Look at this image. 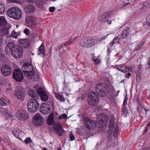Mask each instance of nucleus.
I'll return each mask as SVG.
<instances>
[{"mask_svg":"<svg viewBox=\"0 0 150 150\" xmlns=\"http://www.w3.org/2000/svg\"><path fill=\"white\" fill-rule=\"evenodd\" d=\"M50 106L48 103H43L40 108V110L42 113L46 114L49 113V111L50 110Z\"/></svg>","mask_w":150,"mask_h":150,"instance_id":"obj_16","label":"nucleus"},{"mask_svg":"<svg viewBox=\"0 0 150 150\" xmlns=\"http://www.w3.org/2000/svg\"><path fill=\"white\" fill-rule=\"evenodd\" d=\"M7 14L9 17L18 20L21 17L22 13L19 8L13 7L10 8L7 11Z\"/></svg>","mask_w":150,"mask_h":150,"instance_id":"obj_3","label":"nucleus"},{"mask_svg":"<svg viewBox=\"0 0 150 150\" xmlns=\"http://www.w3.org/2000/svg\"><path fill=\"white\" fill-rule=\"evenodd\" d=\"M11 1L16 3H22L23 2V0H11Z\"/></svg>","mask_w":150,"mask_h":150,"instance_id":"obj_44","label":"nucleus"},{"mask_svg":"<svg viewBox=\"0 0 150 150\" xmlns=\"http://www.w3.org/2000/svg\"><path fill=\"white\" fill-rule=\"evenodd\" d=\"M55 9V8L54 7H50L49 8V11L50 12H53Z\"/></svg>","mask_w":150,"mask_h":150,"instance_id":"obj_53","label":"nucleus"},{"mask_svg":"<svg viewBox=\"0 0 150 150\" xmlns=\"http://www.w3.org/2000/svg\"><path fill=\"white\" fill-rule=\"evenodd\" d=\"M105 22H107V23L108 24H111L112 23L111 21L108 20V19H107V20L105 21Z\"/></svg>","mask_w":150,"mask_h":150,"instance_id":"obj_57","label":"nucleus"},{"mask_svg":"<svg viewBox=\"0 0 150 150\" xmlns=\"http://www.w3.org/2000/svg\"><path fill=\"white\" fill-rule=\"evenodd\" d=\"M74 40V39H70L69 41H67L64 44V45L66 46H67V45H69L70 44V43L71 42H72Z\"/></svg>","mask_w":150,"mask_h":150,"instance_id":"obj_45","label":"nucleus"},{"mask_svg":"<svg viewBox=\"0 0 150 150\" xmlns=\"http://www.w3.org/2000/svg\"><path fill=\"white\" fill-rule=\"evenodd\" d=\"M63 45H61L60 46H59L57 48L59 50H60V49L62 48V47H63Z\"/></svg>","mask_w":150,"mask_h":150,"instance_id":"obj_60","label":"nucleus"},{"mask_svg":"<svg viewBox=\"0 0 150 150\" xmlns=\"http://www.w3.org/2000/svg\"><path fill=\"white\" fill-rule=\"evenodd\" d=\"M3 41L2 33L0 31V46L2 44Z\"/></svg>","mask_w":150,"mask_h":150,"instance_id":"obj_48","label":"nucleus"},{"mask_svg":"<svg viewBox=\"0 0 150 150\" xmlns=\"http://www.w3.org/2000/svg\"><path fill=\"white\" fill-rule=\"evenodd\" d=\"M54 129L59 136H61L63 134L64 130L59 123H55L54 126Z\"/></svg>","mask_w":150,"mask_h":150,"instance_id":"obj_17","label":"nucleus"},{"mask_svg":"<svg viewBox=\"0 0 150 150\" xmlns=\"http://www.w3.org/2000/svg\"><path fill=\"white\" fill-rule=\"evenodd\" d=\"M97 122H98L100 127L104 126L108 120V116L104 113H101L98 115L97 117Z\"/></svg>","mask_w":150,"mask_h":150,"instance_id":"obj_7","label":"nucleus"},{"mask_svg":"<svg viewBox=\"0 0 150 150\" xmlns=\"http://www.w3.org/2000/svg\"><path fill=\"white\" fill-rule=\"evenodd\" d=\"M33 121L34 125L40 126L43 123V119L40 114L38 113L33 117Z\"/></svg>","mask_w":150,"mask_h":150,"instance_id":"obj_13","label":"nucleus"},{"mask_svg":"<svg viewBox=\"0 0 150 150\" xmlns=\"http://www.w3.org/2000/svg\"><path fill=\"white\" fill-rule=\"evenodd\" d=\"M146 23H147L149 24V25H150V15H149L147 18Z\"/></svg>","mask_w":150,"mask_h":150,"instance_id":"obj_51","label":"nucleus"},{"mask_svg":"<svg viewBox=\"0 0 150 150\" xmlns=\"http://www.w3.org/2000/svg\"><path fill=\"white\" fill-rule=\"evenodd\" d=\"M95 44V40L93 38L88 39L86 41L80 43L81 45L83 48H89L93 46Z\"/></svg>","mask_w":150,"mask_h":150,"instance_id":"obj_11","label":"nucleus"},{"mask_svg":"<svg viewBox=\"0 0 150 150\" xmlns=\"http://www.w3.org/2000/svg\"><path fill=\"white\" fill-rule=\"evenodd\" d=\"M122 115L124 117H126L128 113V110L127 108L125 106H124L123 108L122 109Z\"/></svg>","mask_w":150,"mask_h":150,"instance_id":"obj_30","label":"nucleus"},{"mask_svg":"<svg viewBox=\"0 0 150 150\" xmlns=\"http://www.w3.org/2000/svg\"><path fill=\"white\" fill-rule=\"evenodd\" d=\"M150 125V122H149L147 125V126H149Z\"/></svg>","mask_w":150,"mask_h":150,"instance_id":"obj_62","label":"nucleus"},{"mask_svg":"<svg viewBox=\"0 0 150 150\" xmlns=\"http://www.w3.org/2000/svg\"><path fill=\"white\" fill-rule=\"evenodd\" d=\"M26 12L29 13L33 12L35 11V7L32 4H28L25 7Z\"/></svg>","mask_w":150,"mask_h":150,"instance_id":"obj_24","label":"nucleus"},{"mask_svg":"<svg viewBox=\"0 0 150 150\" xmlns=\"http://www.w3.org/2000/svg\"><path fill=\"white\" fill-rule=\"evenodd\" d=\"M6 100L5 99L3 98H1L0 99V105L4 106L6 105Z\"/></svg>","mask_w":150,"mask_h":150,"instance_id":"obj_34","label":"nucleus"},{"mask_svg":"<svg viewBox=\"0 0 150 150\" xmlns=\"http://www.w3.org/2000/svg\"><path fill=\"white\" fill-rule=\"evenodd\" d=\"M36 4L37 6L40 9H43L44 8V2L42 0H36Z\"/></svg>","mask_w":150,"mask_h":150,"instance_id":"obj_25","label":"nucleus"},{"mask_svg":"<svg viewBox=\"0 0 150 150\" xmlns=\"http://www.w3.org/2000/svg\"><path fill=\"white\" fill-rule=\"evenodd\" d=\"M15 95L18 100H23L24 99V92L22 87L17 86L15 93Z\"/></svg>","mask_w":150,"mask_h":150,"instance_id":"obj_10","label":"nucleus"},{"mask_svg":"<svg viewBox=\"0 0 150 150\" xmlns=\"http://www.w3.org/2000/svg\"><path fill=\"white\" fill-rule=\"evenodd\" d=\"M39 78L40 77L39 74L37 73H35L34 72V74L33 75V77L31 79L33 81H38Z\"/></svg>","mask_w":150,"mask_h":150,"instance_id":"obj_31","label":"nucleus"},{"mask_svg":"<svg viewBox=\"0 0 150 150\" xmlns=\"http://www.w3.org/2000/svg\"><path fill=\"white\" fill-rule=\"evenodd\" d=\"M39 51L40 53L43 54V57H45L46 56V54L44 50V46L43 44H42L39 47Z\"/></svg>","mask_w":150,"mask_h":150,"instance_id":"obj_27","label":"nucleus"},{"mask_svg":"<svg viewBox=\"0 0 150 150\" xmlns=\"http://www.w3.org/2000/svg\"><path fill=\"white\" fill-rule=\"evenodd\" d=\"M5 9V8L4 5L0 3V14L3 13Z\"/></svg>","mask_w":150,"mask_h":150,"instance_id":"obj_35","label":"nucleus"},{"mask_svg":"<svg viewBox=\"0 0 150 150\" xmlns=\"http://www.w3.org/2000/svg\"><path fill=\"white\" fill-rule=\"evenodd\" d=\"M86 125V127L89 129H94L96 126V123L94 121L91 120L89 118H86L85 119Z\"/></svg>","mask_w":150,"mask_h":150,"instance_id":"obj_18","label":"nucleus"},{"mask_svg":"<svg viewBox=\"0 0 150 150\" xmlns=\"http://www.w3.org/2000/svg\"><path fill=\"white\" fill-rule=\"evenodd\" d=\"M127 98L125 97V99H124V102H123L124 106V105H126V104H127Z\"/></svg>","mask_w":150,"mask_h":150,"instance_id":"obj_55","label":"nucleus"},{"mask_svg":"<svg viewBox=\"0 0 150 150\" xmlns=\"http://www.w3.org/2000/svg\"><path fill=\"white\" fill-rule=\"evenodd\" d=\"M13 78L17 81H21L23 79L22 71L19 69H15L13 72Z\"/></svg>","mask_w":150,"mask_h":150,"instance_id":"obj_9","label":"nucleus"},{"mask_svg":"<svg viewBox=\"0 0 150 150\" xmlns=\"http://www.w3.org/2000/svg\"><path fill=\"white\" fill-rule=\"evenodd\" d=\"M124 66L119 65V66H117V69L118 70H120L121 71H122V69H123V67H124Z\"/></svg>","mask_w":150,"mask_h":150,"instance_id":"obj_52","label":"nucleus"},{"mask_svg":"<svg viewBox=\"0 0 150 150\" xmlns=\"http://www.w3.org/2000/svg\"><path fill=\"white\" fill-rule=\"evenodd\" d=\"M7 22L4 16L0 17V26H3L6 24Z\"/></svg>","mask_w":150,"mask_h":150,"instance_id":"obj_29","label":"nucleus"},{"mask_svg":"<svg viewBox=\"0 0 150 150\" xmlns=\"http://www.w3.org/2000/svg\"><path fill=\"white\" fill-rule=\"evenodd\" d=\"M32 142V140L30 137H27L25 140V142L26 144L30 143H31Z\"/></svg>","mask_w":150,"mask_h":150,"instance_id":"obj_39","label":"nucleus"},{"mask_svg":"<svg viewBox=\"0 0 150 150\" xmlns=\"http://www.w3.org/2000/svg\"><path fill=\"white\" fill-rule=\"evenodd\" d=\"M130 34L129 28L127 27H125L122 32V39H125Z\"/></svg>","mask_w":150,"mask_h":150,"instance_id":"obj_21","label":"nucleus"},{"mask_svg":"<svg viewBox=\"0 0 150 150\" xmlns=\"http://www.w3.org/2000/svg\"><path fill=\"white\" fill-rule=\"evenodd\" d=\"M24 32L25 34L27 35H29L30 33L29 29L27 28H25L24 30Z\"/></svg>","mask_w":150,"mask_h":150,"instance_id":"obj_46","label":"nucleus"},{"mask_svg":"<svg viewBox=\"0 0 150 150\" xmlns=\"http://www.w3.org/2000/svg\"><path fill=\"white\" fill-rule=\"evenodd\" d=\"M47 150V149L45 148H43V150Z\"/></svg>","mask_w":150,"mask_h":150,"instance_id":"obj_64","label":"nucleus"},{"mask_svg":"<svg viewBox=\"0 0 150 150\" xmlns=\"http://www.w3.org/2000/svg\"><path fill=\"white\" fill-rule=\"evenodd\" d=\"M22 69L24 73L28 72V71L30 72L33 71V67L31 64L28 65L25 64L22 67Z\"/></svg>","mask_w":150,"mask_h":150,"instance_id":"obj_19","label":"nucleus"},{"mask_svg":"<svg viewBox=\"0 0 150 150\" xmlns=\"http://www.w3.org/2000/svg\"><path fill=\"white\" fill-rule=\"evenodd\" d=\"M6 115L8 116H10L11 115V113L7 109H6L4 110V111Z\"/></svg>","mask_w":150,"mask_h":150,"instance_id":"obj_43","label":"nucleus"},{"mask_svg":"<svg viewBox=\"0 0 150 150\" xmlns=\"http://www.w3.org/2000/svg\"><path fill=\"white\" fill-rule=\"evenodd\" d=\"M13 134L17 138H19V135L16 131L15 132H14Z\"/></svg>","mask_w":150,"mask_h":150,"instance_id":"obj_58","label":"nucleus"},{"mask_svg":"<svg viewBox=\"0 0 150 150\" xmlns=\"http://www.w3.org/2000/svg\"><path fill=\"white\" fill-rule=\"evenodd\" d=\"M1 71L2 74L4 76H8L12 73L11 67L6 64H4L2 67Z\"/></svg>","mask_w":150,"mask_h":150,"instance_id":"obj_14","label":"nucleus"},{"mask_svg":"<svg viewBox=\"0 0 150 150\" xmlns=\"http://www.w3.org/2000/svg\"><path fill=\"white\" fill-rule=\"evenodd\" d=\"M67 117V116L65 114H63L59 116L58 119L59 120L62 118H66Z\"/></svg>","mask_w":150,"mask_h":150,"instance_id":"obj_42","label":"nucleus"},{"mask_svg":"<svg viewBox=\"0 0 150 150\" xmlns=\"http://www.w3.org/2000/svg\"><path fill=\"white\" fill-rule=\"evenodd\" d=\"M29 95L32 98L35 97L37 96V93L33 89H30L28 91Z\"/></svg>","mask_w":150,"mask_h":150,"instance_id":"obj_28","label":"nucleus"},{"mask_svg":"<svg viewBox=\"0 0 150 150\" xmlns=\"http://www.w3.org/2000/svg\"><path fill=\"white\" fill-rule=\"evenodd\" d=\"M28 2L30 3H32L34 2V0H28Z\"/></svg>","mask_w":150,"mask_h":150,"instance_id":"obj_61","label":"nucleus"},{"mask_svg":"<svg viewBox=\"0 0 150 150\" xmlns=\"http://www.w3.org/2000/svg\"><path fill=\"white\" fill-rule=\"evenodd\" d=\"M120 41V39L117 36L113 40V41L110 43L111 45L117 42L118 43Z\"/></svg>","mask_w":150,"mask_h":150,"instance_id":"obj_36","label":"nucleus"},{"mask_svg":"<svg viewBox=\"0 0 150 150\" xmlns=\"http://www.w3.org/2000/svg\"><path fill=\"white\" fill-rule=\"evenodd\" d=\"M11 35L13 38H17L18 34L15 32V31H13L11 33Z\"/></svg>","mask_w":150,"mask_h":150,"instance_id":"obj_40","label":"nucleus"},{"mask_svg":"<svg viewBox=\"0 0 150 150\" xmlns=\"http://www.w3.org/2000/svg\"><path fill=\"white\" fill-rule=\"evenodd\" d=\"M57 150H62L61 148L60 147H59L58 148Z\"/></svg>","mask_w":150,"mask_h":150,"instance_id":"obj_63","label":"nucleus"},{"mask_svg":"<svg viewBox=\"0 0 150 150\" xmlns=\"http://www.w3.org/2000/svg\"><path fill=\"white\" fill-rule=\"evenodd\" d=\"M55 96L57 99L62 101H64L65 100V98L60 94L57 93L55 94Z\"/></svg>","mask_w":150,"mask_h":150,"instance_id":"obj_32","label":"nucleus"},{"mask_svg":"<svg viewBox=\"0 0 150 150\" xmlns=\"http://www.w3.org/2000/svg\"><path fill=\"white\" fill-rule=\"evenodd\" d=\"M69 138L71 141L74 140L75 139V137L74 134L71 133L69 135Z\"/></svg>","mask_w":150,"mask_h":150,"instance_id":"obj_47","label":"nucleus"},{"mask_svg":"<svg viewBox=\"0 0 150 150\" xmlns=\"http://www.w3.org/2000/svg\"><path fill=\"white\" fill-rule=\"evenodd\" d=\"M147 65H148V66L146 67V69H147L150 67V60L149 61L148 63L147 64Z\"/></svg>","mask_w":150,"mask_h":150,"instance_id":"obj_59","label":"nucleus"},{"mask_svg":"<svg viewBox=\"0 0 150 150\" xmlns=\"http://www.w3.org/2000/svg\"><path fill=\"white\" fill-rule=\"evenodd\" d=\"M37 92L40 96L41 99L43 101H46L48 99V96L42 88H38Z\"/></svg>","mask_w":150,"mask_h":150,"instance_id":"obj_15","label":"nucleus"},{"mask_svg":"<svg viewBox=\"0 0 150 150\" xmlns=\"http://www.w3.org/2000/svg\"><path fill=\"white\" fill-rule=\"evenodd\" d=\"M39 107V104L38 100L34 98L30 99L28 102V108L30 112H33L36 111Z\"/></svg>","mask_w":150,"mask_h":150,"instance_id":"obj_6","label":"nucleus"},{"mask_svg":"<svg viewBox=\"0 0 150 150\" xmlns=\"http://www.w3.org/2000/svg\"><path fill=\"white\" fill-rule=\"evenodd\" d=\"M20 42L22 46L25 48L28 47L29 45L30 41L28 39H23L20 40Z\"/></svg>","mask_w":150,"mask_h":150,"instance_id":"obj_22","label":"nucleus"},{"mask_svg":"<svg viewBox=\"0 0 150 150\" xmlns=\"http://www.w3.org/2000/svg\"><path fill=\"white\" fill-rule=\"evenodd\" d=\"M109 90V87L103 83H98L96 85L95 91L100 97L105 96L108 93Z\"/></svg>","mask_w":150,"mask_h":150,"instance_id":"obj_2","label":"nucleus"},{"mask_svg":"<svg viewBox=\"0 0 150 150\" xmlns=\"http://www.w3.org/2000/svg\"><path fill=\"white\" fill-rule=\"evenodd\" d=\"M114 120L113 118H112L110 121L109 125V129L107 132V135L108 137H110L112 135H113L115 137H117L119 127L118 126H116L115 127H114Z\"/></svg>","mask_w":150,"mask_h":150,"instance_id":"obj_5","label":"nucleus"},{"mask_svg":"<svg viewBox=\"0 0 150 150\" xmlns=\"http://www.w3.org/2000/svg\"><path fill=\"white\" fill-rule=\"evenodd\" d=\"M26 23L27 25L32 28L36 27V22L35 18L32 16H28L26 18Z\"/></svg>","mask_w":150,"mask_h":150,"instance_id":"obj_12","label":"nucleus"},{"mask_svg":"<svg viewBox=\"0 0 150 150\" xmlns=\"http://www.w3.org/2000/svg\"><path fill=\"white\" fill-rule=\"evenodd\" d=\"M93 61L94 62V63L95 64H97L99 63L100 59L98 58L94 59Z\"/></svg>","mask_w":150,"mask_h":150,"instance_id":"obj_50","label":"nucleus"},{"mask_svg":"<svg viewBox=\"0 0 150 150\" xmlns=\"http://www.w3.org/2000/svg\"><path fill=\"white\" fill-rule=\"evenodd\" d=\"M138 103L139 104V105L137 107V109L139 111H141V109H143V107L141 105V102L140 101H138Z\"/></svg>","mask_w":150,"mask_h":150,"instance_id":"obj_38","label":"nucleus"},{"mask_svg":"<svg viewBox=\"0 0 150 150\" xmlns=\"http://www.w3.org/2000/svg\"><path fill=\"white\" fill-rule=\"evenodd\" d=\"M99 97L94 91H91L88 95L87 102L90 106L94 107L97 105L99 102Z\"/></svg>","mask_w":150,"mask_h":150,"instance_id":"obj_4","label":"nucleus"},{"mask_svg":"<svg viewBox=\"0 0 150 150\" xmlns=\"http://www.w3.org/2000/svg\"><path fill=\"white\" fill-rule=\"evenodd\" d=\"M0 31L2 33L3 36L4 35H8V29L6 28H3Z\"/></svg>","mask_w":150,"mask_h":150,"instance_id":"obj_33","label":"nucleus"},{"mask_svg":"<svg viewBox=\"0 0 150 150\" xmlns=\"http://www.w3.org/2000/svg\"><path fill=\"white\" fill-rule=\"evenodd\" d=\"M5 50L7 54L10 53L16 58H20L23 55V51L22 48L15 45L13 42L8 43L5 47Z\"/></svg>","mask_w":150,"mask_h":150,"instance_id":"obj_1","label":"nucleus"},{"mask_svg":"<svg viewBox=\"0 0 150 150\" xmlns=\"http://www.w3.org/2000/svg\"><path fill=\"white\" fill-rule=\"evenodd\" d=\"M143 45V44H142V43H139L137 47L136 50H140L142 47Z\"/></svg>","mask_w":150,"mask_h":150,"instance_id":"obj_49","label":"nucleus"},{"mask_svg":"<svg viewBox=\"0 0 150 150\" xmlns=\"http://www.w3.org/2000/svg\"><path fill=\"white\" fill-rule=\"evenodd\" d=\"M54 122V115L53 113H50L47 119V123L49 125H53Z\"/></svg>","mask_w":150,"mask_h":150,"instance_id":"obj_23","label":"nucleus"},{"mask_svg":"<svg viewBox=\"0 0 150 150\" xmlns=\"http://www.w3.org/2000/svg\"><path fill=\"white\" fill-rule=\"evenodd\" d=\"M109 17L108 15L106 13H104L100 14L98 17V19L100 21L105 22V21L107 20V19H108Z\"/></svg>","mask_w":150,"mask_h":150,"instance_id":"obj_20","label":"nucleus"},{"mask_svg":"<svg viewBox=\"0 0 150 150\" xmlns=\"http://www.w3.org/2000/svg\"><path fill=\"white\" fill-rule=\"evenodd\" d=\"M131 75V74L130 72H128L126 74L125 77L127 78H129V77Z\"/></svg>","mask_w":150,"mask_h":150,"instance_id":"obj_56","label":"nucleus"},{"mask_svg":"<svg viewBox=\"0 0 150 150\" xmlns=\"http://www.w3.org/2000/svg\"><path fill=\"white\" fill-rule=\"evenodd\" d=\"M34 71H28V72L24 73V74L25 77L29 79H31L33 77V75L34 74Z\"/></svg>","mask_w":150,"mask_h":150,"instance_id":"obj_26","label":"nucleus"},{"mask_svg":"<svg viewBox=\"0 0 150 150\" xmlns=\"http://www.w3.org/2000/svg\"><path fill=\"white\" fill-rule=\"evenodd\" d=\"M85 97L86 96L84 95H82L78 98V99L77 100L79 101H81V100L84 99Z\"/></svg>","mask_w":150,"mask_h":150,"instance_id":"obj_41","label":"nucleus"},{"mask_svg":"<svg viewBox=\"0 0 150 150\" xmlns=\"http://www.w3.org/2000/svg\"><path fill=\"white\" fill-rule=\"evenodd\" d=\"M138 68L139 70H137L136 71L137 72V75H140L142 72L141 68L140 67H139Z\"/></svg>","mask_w":150,"mask_h":150,"instance_id":"obj_54","label":"nucleus"},{"mask_svg":"<svg viewBox=\"0 0 150 150\" xmlns=\"http://www.w3.org/2000/svg\"><path fill=\"white\" fill-rule=\"evenodd\" d=\"M16 117L19 120L24 121L27 120L29 118V115L27 112L23 110H19L16 113Z\"/></svg>","mask_w":150,"mask_h":150,"instance_id":"obj_8","label":"nucleus"},{"mask_svg":"<svg viewBox=\"0 0 150 150\" xmlns=\"http://www.w3.org/2000/svg\"><path fill=\"white\" fill-rule=\"evenodd\" d=\"M130 68L129 67L126 66H124V67L122 69V71L123 72H128Z\"/></svg>","mask_w":150,"mask_h":150,"instance_id":"obj_37","label":"nucleus"}]
</instances>
